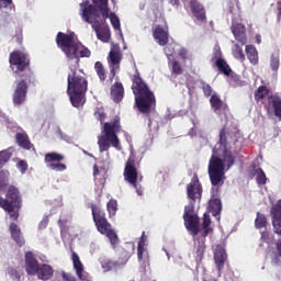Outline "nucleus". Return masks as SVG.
<instances>
[{
    "label": "nucleus",
    "mask_w": 281,
    "mask_h": 281,
    "mask_svg": "<svg viewBox=\"0 0 281 281\" xmlns=\"http://www.w3.org/2000/svg\"><path fill=\"white\" fill-rule=\"evenodd\" d=\"M238 142V133L232 132L227 126L220 131L217 146L213 148V155L209 161V177L212 186H223L225 183V164L229 169L234 166L236 159L232 155L234 146ZM218 150H222V158L218 157Z\"/></svg>",
    "instance_id": "obj_1"
},
{
    "label": "nucleus",
    "mask_w": 281,
    "mask_h": 281,
    "mask_svg": "<svg viewBox=\"0 0 281 281\" xmlns=\"http://www.w3.org/2000/svg\"><path fill=\"white\" fill-rule=\"evenodd\" d=\"M9 65L15 78V90L12 95L14 106H21L27 100V86L34 82L30 54L15 49L9 55Z\"/></svg>",
    "instance_id": "obj_2"
},
{
    "label": "nucleus",
    "mask_w": 281,
    "mask_h": 281,
    "mask_svg": "<svg viewBox=\"0 0 281 281\" xmlns=\"http://www.w3.org/2000/svg\"><path fill=\"white\" fill-rule=\"evenodd\" d=\"M89 0L82 1L79 5L81 8V18L86 23H89L94 30L97 38L102 43L111 41V29L106 24L109 19V0Z\"/></svg>",
    "instance_id": "obj_3"
},
{
    "label": "nucleus",
    "mask_w": 281,
    "mask_h": 281,
    "mask_svg": "<svg viewBox=\"0 0 281 281\" xmlns=\"http://www.w3.org/2000/svg\"><path fill=\"white\" fill-rule=\"evenodd\" d=\"M132 91L135 97V106L143 115H150L157 108V98L148 83L142 79L139 71L132 77Z\"/></svg>",
    "instance_id": "obj_4"
},
{
    "label": "nucleus",
    "mask_w": 281,
    "mask_h": 281,
    "mask_svg": "<svg viewBox=\"0 0 281 281\" xmlns=\"http://www.w3.org/2000/svg\"><path fill=\"white\" fill-rule=\"evenodd\" d=\"M56 45L68 60L80 63V58H89L91 56V50L78 42L76 33L66 34L58 32L56 35Z\"/></svg>",
    "instance_id": "obj_5"
},
{
    "label": "nucleus",
    "mask_w": 281,
    "mask_h": 281,
    "mask_svg": "<svg viewBox=\"0 0 281 281\" xmlns=\"http://www.w3.org/2000/svg\"><path fill=\"white\" fill-rule=\"evenodd\" d=\"M67 82V93L70 102L72 106L80 109V106L85 105L89 81H87V77L83 76L82 71L71 69L70 74H68Z\"/></svg>",
    "instance_id": "obj_6"
},
{
    "label": "nucleus",
    "mask_w": 281,
    "mask_h": 281,
    "mask_svg": "<svg viewBox=\"0 0 281 281\" xmlns=\"http://www.w3.org/2000/svg\"><path fill=\"white\" fill-rule=\"evenodd\" d=\"M122 132V123H120V117L116 116L110 122H105L102 127V135L98 137V146L100 153H106L111 148L120 150L122 145L120 144V137L117 133Z\"/></svg>",
    "instance_id": "obj_7"
},
{
    "label": "nucleus",
    "mask_w": 281,
    "mask_h": 281,
    "mask_svg": "<svg viewBox=\"0 0 281 281\" xmlns=\"http://www.w3.org/2000/svg\"><path fill=\"white\" fill-rule=\"evenodd\" d=\"M0 207L5 211L11 221H19L21 207H23V195L15 186H9L5 199L0 196Z\"/></svg>",
    "instance_id": "obj_8"
},
{
    "label": "nucleus",
    "mask_w": 281,
    "mask_h": 281,
    "mask_svg": "<svg viewBox=\"0 0 281 281\" xmlns=\"http://www.w3.org/2000/svg\"><path fill=\"white\" fill-rule=\"evenodd\" d=\"M92 212V221L97 227L99 234L106 236L111 245L115 246L119 243L117 234L113 231L111 223L106 220V213L95 204H90Z\"/></svg>",
    "instance_id": "obj_9"
},
{
    "label": "nucleus",
    "mask_w": 281,
    "mask_h": 281,
    "mask_svg": "<svg viewBox=\"0 0 281 281\" xmlns=\"http://www.w3.org/2000/svg\"><path fill=\"white\" fill-rule=\"evenodd\" d=\"M135 159V154L131 153L127 161L125 162L123 177L124 181H126L131 188H134L138 196H142V194H144V189H142L140 183L144 176L139 173V162H136Z\"/></svg>",
    "instance_id": "obj_10"
},
{
    "label": "nucleus",
    "mask_w": 281,
    "mask_h": 281,
    "mask_svg": "<svg viewBox=\"0 0 281 281\" xmlns=\"http://www.w3.org/2000/svg\"><path fill=\"white\" fill-rule=\"evenodd\" d=\"M183 221L186 229L190 232L191 236H199V232H201V220L199 215L194 214V206L184 207Z\"/></svg>",
    "instance_id": "obj_11"
},
{
    "label": "nucleus",
    "mask_w": 281,
    "mask_h": 281,
    "mask_svg": "<svg viewBox=\"0 0 281 281\" xmlns=\"http://www.w3.org/2000/svg\"><path fill=\"white\" fill-rule=\"evenodd\" d=\"M122 58H124V56L122 55V50H120V47H113L110 50L108 56V65L110 67V80H113L117 71H120Z\"/></svg>",
    "instance_id": "obj_12"
},
{
    "label": "nucleus",
    "mask_w": 281,
    "mask_h": 281,
    "mask_svg": "<svg viewBox=\"0 0 281 281\" xmlns=\"http://www.w3.org/2000/svg\"><path fill=\"white\" fill-rule=\"evenodd\" d=\"M214 188L212 189V196L209 201V212L212 214V216L217 218V221H221V212L223 211V203L221 202L218 192H220V188H223V186H214Z\"/></svg>",
    "instance_id": "obj_13"
},
{
    "label": "nucleus",
    "mask_w": 281,
    "mask_h": 281,
    "mask_svg": "<svg viewBox=\"0 0 281 281\" xmlns=\"http://www.w3.org/2000/svg\"><path fill=\"white\" fill-rule=\"evenodd\" d=\"M210 104H211L212 111L216 115H218L220 117H223V116L227 117V113H229V105L223 102V100H221V97H218L217 94L211 95Z\"/></svg>",
    "instance_id": "obj_14"
},
{
    "label": "nucleus",
    "mask_w": 281,
    "mask_h": 281,
    "mask_svg": "<svg viewBox=\"0 0 281 281\" xmlns=\"http://www.w3.org/2000/svg\"><path fill=\"white\" fill-rule=\"evenodd\" d=\"M214 262L218 273H222L225 269V262H227V251L223 245H216L213 249Z\"/></svg>",
    "instance_id": "obj_15"
},
{
    "label": "nucleus",
    "mask_w": 281,
    "mask_h": 281,
    "mask_svg": "<svg viewBox=\"0 0 281 281\" xmlns=\"http://www.w3.org/2000/svg\"><path fill=\"white\" fill-rule=\"evenodd\" d=\"M187 194L188 198L193 202H195L196 199H201L203 188L201 187V182H199V177H193L191 182L187 186Z\"/></svg>",
    "instance_id": "obj_16"
},
{
    "label": "nucleus",
    "mask_w": 281,
    "mask_h": 281,
    "mask_svg": "<svg viewBox=\"0 0 281 281\" xmlns=\"http://www.w3.org/2000/svg\"><path fill=\"white\" fill-rule=\"evenodd\" d=\"M40 268L41 263H38V259L34 257V254L32 251L25 252V271L27 276H36Z\"/></svg>",
    "instance_id": "obj_17"
},
{
    "label": "nucleus",
    "mask_w": 281,
    "mask_h": 281,
    "mask_svg": "<svg viewBox=\"0 0 281 281\" xmlns=\"http://www.w3.org/2000/svg\"><path fill=\"white\" fill-rule=\"evenodd\" d=\"M232 33L240 45H247V31L243 24L237 23L233 25Z\"/></svg>",
    "instance_id": "obj_18"
},
{
    "label": "nucleus",
    "mask_w": 281,
    "mask_h": 281,
    "mask_svg": "<svg viewBox=\"0 0 281 281\" xmlns=\"http://www.w3.org/2000/svg\"><path fill=\"white\" fill-rule=\"evenodd\" d=\"M190 8L193 16H195L198 21H206L207 18L205 16V8H203V4L196 0H190Z\"/></svg>",
    "instance_id": "obj_19"
},
{
    "label": "nucleus",
    "mask_w": 281,
    "mask_h": 281,
    "mask_svg": "<svg viewBox=\"0 0 281 281\" xmlns=\"http://www.w3.org/2000/svg\"><path fill=\"white\" fill-rule=\"evenodd\" d=\"M153 36L161 47L168 45V30L158 25L154 29Z\"/></svg>",
    "instance_id": "obj_20"
},
{
    "label": "nucleus",
    "mask_w": 281,
    "mask_h": 281,
    "mask_svg": "<svg viewBox=\"0 0 281 281\" xmlns=\"http://www.w3.org/2000/svg\"><path fill=\"white\" fill-rule=\"evenodd\" d=\"M9 229L14 243H16L19 247H23V245H25V239L23 238V233H21L19 225L16 223H11Z\"/></svg>",
    "instance_id": "obj_21"
},
{
    "label": "nucleus",
    "mask_w": 281,
    "mask_h": 281,
    "mask_svg": "<svg viewBox=\"0 0 281 281\" xmlns=\"http://www.w3.org/2000/svg\"><path fill=\"white\" fill-rule=\"evenodd\" d=\"M15 142L20 148L24 150H32V140H30V136L25 132H18L15 134Z\"/></svg>",
    "instance_id": "obj_22"
},
{
    "label": "nucleus",
    "mask_w": 281,
    "mask_h": 281,
    "mask_svg": "<svg viewBox=\"0 0 281 281\" xmlns=\"http://www.w3.org/2000/svg\"><path fill=\"white\" fill-rule=\"evenodd\" d=\"M36 276L40 280H52L54 278V268L49 265L42 263Z\"/></svg>",
    "instance_id": "obj_23"
},
{
    "label": "nucleus",
    "mask_w": 281,
    "mask_h": 281,
    "mask_svg": "<svg viewBox=\"0 0 281 281\" xmlns=\"http://www.w3.org/2000/svg\"><path fill=\"white\" fill-rule=\"evenodd\" d=\"M111 98L113 102L120 103L124 99V86L120 82H115L111 88Z\"/></svg>",
    "instance_id": "obj_24"
},
{
    "label": "nucleus",
    "mask_w": 281,
    "mask_h": 281,
    "mask_svg": "<svg viewBox=\"0 0 281 281\" xmlns=\"http://www.w3.org/2000/svg\"><path fill=\"white\" fill-rule=\"evenodd\" d=\"M71 259L77 277L79 280L85 281V276H82V273H85V266L82 265V261H80V256H78L76 252H72Z\"/></svg>",
    "instance_id": "obj_25"
},
{
    "label": "nucleus",
    "mask_w": 281,
    "mask_h": 281,
    "mask_svg": "<svg viewBox=\"0 0 281 281\" xmlns=\"http://www.w3.org/2000/svg\"><path fill=\"white\" fill-rule=\"evenodd\" d=\"M246 56L250 63V65H258L259 57H258V49L254 45H246Z\"/></svg>",
    "instance_id": "obj_26"
},
{
    "label": "nucleus",
    "mask_w": 281,
    "mask_h": 281,
    "mask_svg": "<svg viewBox=\"0 0 281 281\" xmlns=\"http://www.w3.org/2000/svg\"><path fill=\"white\" fill-rule=\"evenodd\" d=\"M211 225H212V218H210V214L204 213L203 214V223H202L203 238H207V236H210V234H212L214 232V229L211 227Z\"/></svg>",
    "instance_id": "obj_27"
},
{
    "label": "nucleus",
    "mask_w": 281,
    "mask_h": 281,
    "mask_svg": "<svg viewBox=\"0 0 281 281\" xmlns=\"http://www.w3.org/2000/svg\"><path fill=\"white\" fill-rule=\"evenodd\" d=\"M214 66L217 67L220 74H224V76H231L232 75V68L229 67V64L224 59H217L214 61Z\"/></svg>",
    "instance_id": "obj_28"
},
{
    "label": "nucleus",
    "mask_w": 281,
    "mask_h": 281,
    "mask_svg": "<svg viewBox=\"0 0 281 281\" xmlns=\"http://www.w3.org/2000/svg\"><path fill=\"white\" fill-rule=\"evenodd\" d=\"M65 160V156L63 154H58L56 151L45 154L44 161L45 164H54L55 161L60 162Z\"/></svg>",
    "instance_id": "obj_29"
},
{
    "label": "nucleus",
    "mask_w": 281,
    "mask_h": 281,
    "mask_svg": "<svg viewBox=\"0 0 281 281\" xmlns=\"http://www.w3.org/2000/svg\"><path fill=\"white\" fill-rule=\"evenodd\" d=\"M274 234L281 236V214L270 211Z\"/></svg>",
    "instance_id": "obj_30"
},
{
    "label": "nucleus",
    "mask_w": 281,
    "mask_h": 281,
    "mask_svg": "<svg viewBox=\"0 0 281 281\" xmlns=\"http://www.w3.org/2000/svg\"><path fill=\"white\" fill-rule=\"evenodd\" d=\"M94 71L101 82H104V80H106V69L104 68L102 61H95Z\"/></svg>",
    "instance_id": "obj_31"
},
{
    "label": "nucleus",
    "mask_w": 281,
    "mask_h": 281,
    "mask_svg": "<svg viewBox=\"0 0 281 281\" xmlns=\"http://www.w3.org/2000/svg\"><path fill=\"white\" fill-rule=\"evenodd\" d=\"M271 93V90L267 88V86H260L256 91H255V100L256 102H260V100H265L267 95Z\"/></svg>",
    "instance_id": "obj_32"
},
{
    "label": "nucleus",
    "mask_w": 281,
    "mask_h": 281,
    "mask_svg": "<svg viewBox=\"0 0 281 281\" xmlns=\"http://www.w3.org/2000/svg\"><path fill=\"white\" fill-rule=\"evenodd\" d=\"M270 68L274 74H278V70L280 69V52L271 54Z\"/></svg>",
    "instance_id": "obj_33"
},
{
    "label": "nucleus",
    "mask_w": 281,
    "mask_h": 281,
    "mask_svg": "<svg viewBox=\"0 0 281 281\" xmlns=\"http://www.w3.org/2000/svg\"><path fill=\"white\" fill-rule=\"evenodd\" d=\"M232 54L234 58H236V60H239L240 63H245L246 57H245V52H243V46H240L239 44H235L232 49Z\"/></svg>",
    "instance_id": "obj_34"
},
{
    "label": "nucleus",
    "mask_w": 281,
    "mask_h": 281,
    "mask_svg": "<svg viewBox=\"0 0 281 281\" xmlns=\"http://www.w3.org/2000/svg\"><path fill=\"white\" fill-rule=\"evenodd\" d=\"M205 249H207V247L205 246V241H200L195 250V262H203Z\"/></svg>",
    "instance_id": "obj_35"
},
{
    "label": "nucleus",
    "mask_w": 281,
    "mask_h": 281,
    "mask_svg": "<svg viewBox=\"0 0 281 281\" xmlns=\"http://www.w3.org/2000/svg\"><path fill=\"white\" fill-rule=\"evenodd\" d=\"M106 211H108L109 217L113 218V216H115V214L117 212V200L111 199L106 203Z\"/></svg>",
    "instance_id": "obj_36"
},
{
    "label": "nucleus",
    "mask_w": 281,
    "mask_h": 281,
    "mask_svg": "<svg viewBox=\"0 0 281 281\" xmlns=\"http://www.w3.org/2000/svg\"><path fill=\"white\" fill-rule=\"evenodd\" d=\"M255 227L256 229H262V227H267V216H265V214H261L260 212L257 213Z\"/></svg>",
    "instance_id": "obj_37"
},
{
    "label": "nucleus",
    "mask_w": 281,
    "mask_h": 281,
    "mask_svg": "<svg viewBox=\"0 0 281 281\" xmlns=\"http://www.w3.org/2000/svg\"><path fill=\"white\" fill-rule=\"evenodd\" d=\"M47 168L55 170V172H65V170H67V165L63 162H50L47 165Z\"/></svg>",
    "instance_id": "obj_38"
},
{
    "label": "nucleus",
    "mask_w": 281,
    "mask_h": 281,
    "mask_svg": "<svg viewBox=\"0 0 281 281\" xmlns=\"http://www.w3.org/2000/svg\"><path fill=\"white\" fill-rule=\"evenodd\" d=\"M110 23L114 30H121L120 18L114 12L109 14Z\"/></svg>",
    "instance_id": "obj_39"
},
{
    "label": "nucleus",
    "mask_w": 281,
    "mask_h": 281,
    "mask_svg": "<svg viewBox=\"0 0 281 281\" xmlns=\"http://www.w3.org/2000/svg\"><path fill=\"white\" fill-rule=\"evenodd\" d=\"M201 85V89L205 95V98H212L213 90H212V86H210V83H206L205 81H200Z\"/></svg>",
    "instance_id": "obj_40"
},
{
    "label": "nucleus",
    "mask_w": 281,
    "mask_h": 281,
    "mask_svg": "<svg viewBox=\"0 0 281 281\" xmlns=\"http://www.w3.org/2000/svg\"><path fill=\"white\" fill-rule=\"evenodd\" d=\"M171 74H176V76H181L183 74V67L178 60L171 61Z\"/></svg>",
    "instance_id": "obj_41"
},
{
    "label": "nucleus",
    "mask_w": 281,
    "mask_h": 281,
    "mask_svg": "<svg viewBox=\"0 0 281 281\" xmlns=\"http://www.w3.org/2000/svg\"><path fill=\"white\" fill-rule=\"evenodd\" d=\"M223 52H221V46L216 45L213 49V57L211 63H216L217 60H223Z\"/></svg>",
    "instance_id": "obj_42"
},
{
    "label": "nucleus",
    "mask_w": 281,
    "mask_h": 281,
    "mask_svg": "<svg viewBox=\"0 0 281 281\" xmlns=\"http://www.w3.org/2000/svg\"><path fill=\"white\" fill-rule=\"evenodd\" d=\"M256 181H257L258 186L267 184V175H265V171L262 170V168L258 169Z\"/></svg>",
    "instance_id": "obj_43"
},
{
    "label": "nucleus",
    "mask_w": 281,
    "mask_h": 281,
    "mask_svg": "<svg viewBox=\"0 0 281 281\" xmlns=\"http://www.w3.org/2000/svg\"><path fill=\"white\" fill-rule=\"evenodd\" d=\"M101 267L103 269V271H111V269H113V267H115V263H113V261L109 260V259H102L101 260Z\"/></svg>",
    "instance_id": "obj_44"
},
{
    "label": "nucleus",
    "mask_w": 281,
    "mask_h": 281,
    "mask_svg": "<svg viewBox=\"0 0 281 281\" xmlns=\"http://www.w3.org/2000/svg\"><path fill=\"white\" fill-rule=\"evenodd\" d=\"M94 117L102 124L106 120V113H104L103 109L98 108L94 112Z\"/></svg>",
    "instance_id": "obj_45"
},
{
    "label": "nucleus",
    "mask_w": 281,
    "mask_h": 281,
    "mask_svg": "<svg viewBox=\"0 0 281 281\" xmlns=\"http://www.w3.org/2000/svg\"><path fill=\"white\" fill-rule=\"evenodd\" d=\"M260 240H261V243H267L268 245H271V243H273L271 235L267 231L261 232Z\"/></svg>",
    "instance_id": "obj_46"
},
{
    "label": "nucleus",
    "mask_w": 281,
    "mask_h": 281,
    "mask_svg": "<svg viewBox=\"0 0 281 281\" xmlns=\"http://www.w3.org/2000/svg\"><path fill=\"white\" fill-rule=\"evenodd\" d=\"M8 274L10 276V278H12V280L21 281V273H19L18 270L14 268H9Z\"/></svg>",
    "instance_id": "obj_47"
},
{
    "label": "nucleus",
    "mask_w": 281,
    "mask_h": 281,
    "mask_svg": "<svg viewBox=\"0 0 281 281\" xmlns=\"http://www.w3.org/2000/svg\"><path fill=\"white\" fill-rule=\"evenodd\" d=\"M18 169L22 175H25L27 172V161L25 160H20L18 162Z\"/></svg>",
    "instance_id": "obj_48"
},
{
    "label": "nucleus",
    "mask_w": 281,
    "mask_h": 281,
    "mask_svg": "<svg viewBox=\"0 0 281 281\" xmlns=\"http://www.w3.org/2000/svg\"><path fill=\"white\" fill-rule=\"evenodd\" d=\"M4 188H8V178L3 172H0V192L3 191Z\"/></svg>",
    "instance_id": "obj_49"
},
{
    "label": "nucleus",
    "mask_w": 281,
    "mask_h": 281,
    "mask_svg": "<svg viewBox=\"0 0 281 281\" xmlns=\"http://www.w3.org/2000/svg\"><path fill=\"white\" fill-rule=\"evenodd\" d=\"M144 251H145L144 243L140 241V243H138V246H137V258H138V260H143L144 259Z\"/></svg>",
    "instance_id": "obj_50"
},
{
    "label": "nucleus",
    "mask_w": 281,
    "mask_h": 281,
    "mask_svg": "<svg viewBox=\"0 0 281 281\" xmlns=\"http://www.w3.org/2000/svg\"><path fill=\"white\" fill-rule=\"evenodd\" d=\"M61 277L65 281H77L76 277L69 272H61Z\"/></svg>",
    "instance_id": "obj_51"
},
{
    "label": "nucleus",
    "mask_w": 281,
    "mask_h": 281,
    "mask_svg": "<svg viewBox=\"0 0 281 281\" xmlns=\"http://www.w3.org/2000/svg\"><path fill=\"white\" fill-rule=\"evenodd\" d=\"M18 45H23V31L19 29V33L15 35Z\"/></svg>",
    "instance_id": "obj_52"
},
{
    "label": "nucleus",
    "mask_w": 281,
    "mask_h": 281,
    "mask_svg": "<svg viewBox=\"0 0 281 281\" xmlns=\"http://www.w3.org/2000/svg\"><path fill=\"white\" fill-rule=\"evenodd\" d=\"M10 159L7 151H0V164H5Z\"/></svg>",
    "instance_id": "obj_53"
},
{
    "label": "nucleus",
    "mask_w": 281,
    "mask_h": 281,
    "mask_svg": "<svg viewBox=\"0 0 281 281\" xmlns=\"http://www.w3.org/2000/svg\"><path fill=\"white\" fill-rule=\"evenodd\" d=\"M272 212H276L277 214H281V200H279L272 207Z\"/></svg>",
    "instance_id": "obj_54"
},
{
    "label": "nucleus",
    "mask_w": 281,
    "mask_h": 281,
    "mask_svg": "<svg viewBox=\"0 0 281 281\" xmlns=\"http://www.w3.org/2000/svg\"><path fill=\"white\" fill-rule=\"evenodd\" d=\"M9 5H12V0H0V10H3V8H8Z\"/></svg>",
    "instance_id": "obj_55"
},
{
    "label": "nucleus",
    "mask_w": 281,
    "mask_h": 281,
    "mask_svg": "<svg viewBox=\"0 0 281 281\" xmlns=\"http://www.w3.org/2000/svg\"><path fill=\"white\" fill-rule=\"evenodd\" d=\"M138 243H143V247H146V232H143Z\"/></svg>",
    "instance_id": "obj_56"
},
{
    "label": "nucleus",
    "mask_w": 281,
    "mask_h": 281,
    "mask_svg": "<svg viewBox=\"0 0 281 281\" xmlns=\"http://www.w3.org/2000/svg\"><path fill=\"white\" fill-rule=\"evenodd\" d=\"M98 175H100V168L98 167V165L93 166V176L98 177Z\"/></svg>",
    "instance_id": "obj_57"
},
{
    "label": "nucleus",
    "mask_w": 281,
    "mask_h": 281,
    "mask_svg": "<svg viewBox=\"0 0 281 281\" xmlns=\"http://www.w3.org/2000/svg\"><path fill=\"white\" fill-rule=\"evenodd\" d=\"M277 10H278V12H279L278 19H279V21H280V19H281V2H280V1L277 3Z\"/></svg>",
    "instance_id": "obj_58"
},
{
    "label": "nucleus",
    "mask_w": 281,
    "mask_h": 281,
    "mask_svg": "<svg viewBox=\"0 0 281 281\" xmlns=\"http://www.w3.org/2000/svg\"><path fill=\"white\" fill-rule=\"evenodd\" d=\"M10 21V14H7V16L0 21L1 25H5Z\"/></svg>",
    "instance_id": "obj_59"
},
{
    "label": "nucleus",
    "mask_w": 281,
    "mask_h": 281,
    "mask_svg": "<svg viewBox=\"0 0 281 281\" xmlns=\"http://www.w3.org/2000/svg\"><path fill=\"white\" fill-rule=\"evenodd\" d=\"M256 43H257L258 45H260V43H262V36H260V34H257V35H256Z\"/></svg>",
    "instance_id": "obj_60"
},
{
    "label": "nucleus",
    "mask_w": 281,
    "mask_h": 281,
    "mask_svg": "<svg viewBox=\"0 0 281 281\" xmlns=\"http://www.w3.org/2000/svg\"><path fill=\"white\" fill-rule=\"evenodd\" d=\"M179 56H180L183 60H186V58H187V53H186V50H180Z\"/></svg>",
    "instance_id": "obj_61"
},
{
    "label": "nucleus",
    "mask_w": 281,
    "mask_h": 281,
    "mask_svg": "<svg viewBox=\"0 0 281 281\" xmlns=\"http://www.w3.org/2000/svg\"><path fill=\"white\" fill-rule=\"evenodd\" d=\"M171 5H179V0H169Z\"/></svg>",
    "instance_id": "obj_62"
},
{
    "label": "nucleus",
    "mask_w": 281,
    "mask_h": 281,
    "mask_svg": "<svg viewBox=\"0 0 281 281\" xmlns=\"http://www.w3.org/2000/svg\"><path fill=\"white\" fill-rule=\"evenodd\" d=\"M203 281H217L216 279L203 280Z\"/></svg>",
    "instance_id": "obj_63"
}]
</instances>
